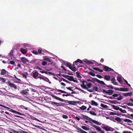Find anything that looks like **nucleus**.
I'll list each match as a JSON object with an SVG mask.
<instances>
[{
	"label": "nucleus",
	"mask_w": 133,
	"mask_h": 133,
	"mask_svg": "<svg viewBox=\"0 0 133 133\" xmlns=\"http://www.w3.org/2000/svg\"><path fill=\"white\" fill-rule=\"evenodd\" d=\"M20 50L22 53L24 54L26 53L27 52L26 49L23 48H21Z\"/></svg>",
	"instance_id": "obj_16"
},
{
	"label": "nucleus",
	"mask_w": 133,
	"mask_h": 133,
	"mask_svg": "<svg viewBox=\"0 0 133 133\" xmlns=\"http://www.w3.org/2000/svg\"><path fill=\"white\" fill-rule=\"evenodd\" d=\"M76 74L77 75V77L78 78H82L81 76L79 75V73L78 72H76Z\"/></svg>",
	"instance_id": "obj_43"
},
{
	"label": "nucleus",
	"mask_w": 133,
	"mask_h": 133,
	"mask_svg": "<svg viewBox=\"0 0 133 133\" xmlns=\"http://www.w3.org/2000/svg\"><path fill=\"white\" fill-rule=\"evenodd\" d=\"M62 76L64 77L65 78H67V79L68 78L69 76V75H62Z\"/></svg>",
	"instance_id": "obj_58"
},
{
	"label": "nucleus",
	"mask_w": 133,
	"mask_h": 133,
	"mask_svg": "<svg viewBox=\"0 0 133 133\" xmlns=\"http://www.w3.org/2000/svg\"><path fill=\"white\" fill-rule=\"evenodd\" d=\"M78 63V62L75 63V65H77L78 67H82V66L80 64H79Z\"/></svg>",
	"instance_id": "obj_52"
},
{
	"label": "nucleus",
	"mask_w": 133,
	"mask_h": 133,
	"mask_svg": "<svg viewBox=\"0 0 133 133\" xmlns=\"http://www.w3.org/2000/svg\"><path fill=\"white\" fill-rule=\"evenodd\" d=\"M97 82L99 84H102L103 85H106V84L104 83V82L103 81L99 80V79Z\"/></svg>",
	"instance_id": "obj_30"
},
{
	"label": "nucleus",
	"mask_w": 133,
	"mask_h": 133,
	"mask_svg": "<svg viewBox=\"0 0 133 133\" xmlns=\"http://www.w3.org/2000/svg\"><path fill=\"white\" fill-rule=\"evenodd\" d=\"M123 98V96L120 95H119V97L117 98H115V99H116L118 101H120Z\"/></svg>",
	"instance_id": "obj_32"
},
{
	"label": "nucleus",
	"mask_w": 133,
	"mask_h": 133,
	"mask_svg": "<svg viewBox=\"0 0 133 133\" xmlns=\"http://www.w3.org/2000/svg\"><path fill=\"white\" fill-rule=\"evenodd\" d=\"M66 65L72 71L75 72L76 71L77 69L76 68L72 67L71 64L70 63H67Z\"/></svg>",
	"instance_id": "obj_2"
},
{
	"label": "nucleus",
	"mask_w": 133,
	"mask_h": 133,
	"mask_svg": "<svg viewBox=\"0 0 133 133\" xmlns=\"http://www.w3.org/2000/svg\"><path fill=\"white\" fill-rule=\"evenodd\" d=\"M20 93L21 94H22V95H23V94H24L26 95H27L29 94L28 92L26 91L25 90H22V91L20 92Z\"/></svg>",
	"instance_id": "obj_12"
},
{
	"label": "nucleus",
	"mask_w": 133,
	"mask_h": 133,
	"mask_svg": "<svg viewBox=\"0 0 133 133\" xmlns=\"http://www.w3.org/2000/svg\"><path fill=\"white\" fill-rule=\"evenodd\" d=\"M31 76L35 79H36L38 75V73L36 71H33L31 73Z\"/></svg>",
	"instance_id": "obj_4"
},
{
	"label": "nucleus",
	"mask_w": 133,
	"mask_h": 133,
	"mask_svg": "<svg viewBox=\"0 0 133 133\" xmlns=\"http://www.w3.org/2000/svg\"><path fill=\"white\" fill-rule=\"evenodd\" d=\"M110 114L111 115H113V116L117 115V116H118L119 115L118 114H117V113H115V112H110Z\"/></svg>",
	"instance_id": "obj_35"
},
{
	"label": "nucleus",
	"mask_w": 133,
	"mask_h": 133,
	"mask_svg": "<svg viewBox=\"0 0 133 133\" xmlns=\"http://www.w3.org/2000/svg\"><path fill=\"white\" fill-rule=\"evenodd\" d=\"M0 81H2L4 83L5 82V80L3 78H0Z\"/></svg>",
	"instance_id": "obj_50"
},
{
	"label": "nucleus",
	"mask_w": 133,
	"mask_h": 133,
	"mask_svg": "<svg viewBox=\"0 0 133 133\" xmlns=\"http://www.w3.org/2000/svg\"><path fill=\"white\" fill-rule=\"evenodd\" d=\"M73 76H69V77L67 78V79L70 81H72L73 80Z\"/></svg>",
	"instance_id": "obj_36"
},
{
	"label": "nucleus",
	"mask_w": 133,
	"mask_h": 133,
	"mask_svg": "<svg viewBox=\"0 0 133 133\" xmlns=\"http://www.w3.org/2000/svg\"><path fill=\"white\" fill-rule=\"evenodd\" d=\"M93 69L95 70L101 72H103V70L100 69L99 68L94 67L93 68Z\"/></svg>",
	"instance_id": "obj_18"
},
{
	"label": "nucleus",
	"mask_w": 133,
	"mask_h": 133,
	"mask_svg": "<svg viewBox=\"0 0 133 133\" xmlns=\"http://www.w3.org/2000/svg\"><path fill=\"white\" fill-rule=\"evenodd\" d=\"M96 76L100 78H101L103 77L102 76L99 75H97Z\"/></svg>",
	"instance_id": "obj_64"
},
{
	"label": "nucleus",
	"mask_w": 133,
	"mask_h": 133,
	"mask_svg": "<svg viewBox=\"0 0 133 133\" xmlns=\"http://www.w3.org/2000/svg\"><path fill=\"white\" fill-rule=\"evenodd\" d=\"M102 92L104 93L108 94V91H107V90H106L105 89H103V90Z\"/></svg>",
	"instance_id": "obj_60"
},
{
	"label": "nucleus",
	"mask_w": 133,
	"mask_h": 133,
	"mask_svg": "<svg viewBox=\"0 0 133 133\" xmlns=\"http://www.w3.org/2000/svg\"><path fill=\"white\" fill-rule=\"evenodd\" d=\"M73 96V95H71V94H63L62 95V96L63 97H64V96H66V97H67L68 96Z\"/></svg>",
	"instance_id": "obj_47"
},
{
	"label": "nucleus",
	"mask_w": 133,
	"mask_h": 133,
	"mask_svg": "<svg viewBox=\"0 0 133 133\" xmlns=\"http://www.w3.org/2000/svg\"><path fill=\"white\" fill-rule=\"evenodd\" d=\"M51 104L53 105H56L57 106H58L60 105L59 103H57L55 102H52Z\"/></svg>",
	"instance_id": "obj_23"
},
{
	"label": "nucleus",
	"mask_w": 133,
	"mask_h": 133,
	"mask_svg": "<svg viewBox=\"0 0 133 133\" xmlns=\"http://www.w3.org/2000/svg\"><path fill=\"white\" fill-rule=\"evenodd\" d=\"M124 121L125 122H128L132 123V121L130 119H124Z\"/></svg>",
	"instance_id": "obj_44"
},
{
	"label": "nucleus",
	"mask_w": 133,
	"mask_h": 133,
	"mask_svg": "<svg viewBox=\"0 0 133 133\" xmlns=\"http://www.w3.org/2000/svg\"><path fill=\"white\" fill-rule=\"evenodd\" d=\"M13 51L12 50H11L10 52V53H9V55L10 56H12L13 55Z\"/></svg>",
	"instance_id": "obj_62"
},
{
	"label": "nucleus",
	"mask_w": 133,
	"mask_h": 133,
	"mask_svg": "<svg viewBox=\"0 0 133 133\" xmlns=\"http://www.w3.org/2000/svg\"><path fill=\"white\" fill-rule=\"evenodd\" d=\"M57 91L58 92H59L61 93H64V92H65L64 91L62 90H61L60 89H57Z\"/></svg>",
	"instance_id": "obj_53"
},
{
	"label": "nucleus",
	"mask_w": 133,
	"mask_h": 133,
	"mask_svg": "<svg viewBox=\"0 0 133 133\" xmlns=\"http://www.w3.org/2000/svg\"><path fill=\"white\" fill-rule=\"evenodd\" d=\"M51 96L54 98L56 100H59V101H61L62 102H64V100L61 99V98H60L59 97H57V96L54 95H51Z\"/></svg>",
	"instance_id": "obj_6"
},
{
	"label": "nucleus",
	"mask_w": 133,
	"mask_h": 133,
	"mask_svg": "<svg viewBox=\"0 0 133 133\" xmlns=\"http://www.w3.org/2000/svg\"><path fill=\"white\" fill-rule=\"evenodd\" d=\"M10 111L11 112H13V113H15L17 114L21 115H23L24 116H25V115H24V114H23L20 113L19 112L16 111L12 109H11V110H10Z\"/></svg>",
	"instance_id": "obj_9"
},
{
	"label": "nucleus",
	"mask_w": 133,
	"mask_h": 133,
	"mask_svg": "<svg viewBox=\"0 0 133 133\" xmlns=\"http://www.w3.org/2000/svg\"><path fill=\"white\" fill-rule=\"evenodd\" d=\"M92 80L94 81H96L97 82L98 79L95 78H92Z\"/></svg>",
	"instance_id": "obj_55"
},
{
	"label": "nucleus",
	"mask_w": 133,
	"mask_h": 133,
	"mask_svg": "<svg viewBox=\"0 0 133 133\" xmlns=\"http://www.w3.org/2000/svg\"><path fill=\"white\" fill-rule=\"evenodd\" d=\"M47 64V62L45 61H43L42 62V64L43 65H46Z\"/></svg>",
	"instance_id": "obj_56"
},
{
	"label": "nucleus",
	"mask_w": 133,
	"mask_h": 133,
	"mask_svg": "<svg viewBox=\"0 0 133 133\" xmlns=\"http://www.w3.org/2000/svg\"><path fill=\"white\" fill-rule=\"evenodd\" d=\"M84 62H85L87 64H93V63L92 62L90 61H85Z\"/></svg>",
	"instance_id": "obj_31"
},
{
	"label": "nucleus",
	"mask_w": 133,
	"mask_h": 133,
	"mask_svg": "<svg viewBox=\"0 0 133 133\" xmlns=\"http://www.w3.org/2000/svg\"><path fill=\"white\" fill-rule=\"evenodd\" d=\"M9 64H11L12 65H14L15 64V62L14 61H10V62L9 63Z\"/></svg>",
	"instance_id": "obj_49"
},
{
	"label": "nucleus",
	"mask_w": 133,
	"mask_h": 133,
	"mask_svg": "<svg viewBox=\"0 0 133 133\" xmlns=\"http://www.w3.org/2000/svg\"><path fill=\"white\" fill-rule=\"evenodd\" d=\"M8 85L11 88H14L15 89H16L17 88V87L16 85L13 83H11L10 81H8Z\"/></svg>",
	"instance_id": "obj_3"
},
{
	"label": "nucleus",
	"mask_w": 133,
	"mask_h": 133,
	"mask_svg": "<svg viewBox=\"0 0 133 133\" xmlns=\"http://www.w3.org/2000/svg\"><path fill=\"white\" fill-rule=\"evenodd\" d=\"M6 72V71L5 69H3L1 71V74L2 75H4Z\"/></svg>",
	"instance_id": "obj_20"
},
{
	"label": "nucleus",
	"mask_w": 133,
	"mask_h": 133,
	"mask_svg": "<svg viewBox=\"0 0 133 133\" xmlns=\"http://www.w3.org/2000/svg\"><path fill=\"white\" fill-rule=\"evenodd\" d=\"M66 89L70 91H73V90L72 89H73L74 87H66Z\"/></svg>",
	"instance_id": "obj_41"
},
{
	"label": "nucleus",
	"mask_w": 133,
	"mask_h": 133,
	"mask_svg": "<svg viewBox=\"0 0 133 133\" xmlns=\"http://www.w3.org/2000/svg\"><path fill=\"white\" fill-rule=\"evenodd\" d=\"M28 74L26 72H24L22 74V76L24 78H26L27 75H28Z\"/></svg>",
	"instance_id": "obj_38"
},
{
	"label": "nucleus",
	"mask_w": 133,
	"mask_h": 133,
	"mask_svg": "<svg viewBox=\"0 0 133 133\" xmlns=\"http://www.w3.org/2000/svg\"><path fill=\"white\" fill-rule=\"evenodd\" d=\"M132 95V92H130L126 93H124L123 94V96L127 97L128 96H130Z\"/></svg>",
	"instance_id": "obj_11"
},
{
	"label": "nucleus",
	"mask_w": 133,
	"mask_h": 133,
	"mask_svg": "<svg viewBox=\"0 0 133 133\" xmlns=\"http://www.w3.org/2000/svg\"><path fill=\"white\" fill-rule=\"evenodd\" d=\"M42 49H38V54H40L42 53Z\"/></svg>",
	"instance_id": "obj_57"
},
{
	"label": "nucleus",
	"mask_w": 133,
	"mask_h": 133,
	"mask_svg": "<svg viewBox=\"0 0 133 133\" xmlns=\"http://www.w3.org/2000/svg\"><path fill=\"white\" fill-rule=\"evenodd\" d=\"M114 91L111 90H108V94L110 95H111L113 94Z\"/></svg>",
	"instance_id": "obj_21"
},
{
	"label": "nucleus",
	"mask_w": 133,
	"mask_h": 133,
	"mask_svg": "<svg viewBox=\"0 0 133 133\" xmlns=\"http://www.w3.org/2000/svg\"><path fill=\"white\" fill-rule=\"evenodd\" d=\"M93 127L95 128L97 130H98L99 131H101L100 127L98 126H97L95 125H92Z\"/></svg>",
	"instance_id": "obj_24"
},
{
	"label": "nucleus",
	"mask_w": 133,
	"mask_h": 133,
	"mask_svg": "<svg viewBox=\"0 0 133 133\" xmlns=\"http://www.w3.org/2000/svg\"><path fill=\"white\" fill-rule=\"evenodd\" d=\"M120 95L121 94H114L112 95V96H113L114 97H117L119 96V95Z\"/></svg>",
	"instance_id": "obj_45"
},
{
	"label": "nucleus",
	"mask_w": 133,
	"mask_h": 133,
	"mask_svg": "<svg viewBox=\"0 0 133 133\" xmlns=\"http://www.w3.org/2000/svg\"><path fill=\"white\" fill-rule=\"evenodd\" d=\"M0 106L4 108H7V109H9V108L8 107H6L5 106H4V105H2V104H0Z\"/></svg>",
	"instance_id": "obj_59"
},
{
	"label": "nucleus",
	"mask_w": 133,
	"mask_h": 133,
	"mask_svg": "<svg viewBox=\"0 0 133 133\" xmlns=\"http://www.w3.org/2000/svg\"><path fill=\"white\" fill-rule=\"evenodd\" d=\"M112 107L115 109L116 110H119L120 109L119 107L114 105H112Z\"/></svg>",
	"instance_id": "obj_25"
},
{
	"label": "nucleus",
	"mask_w": 133,
	"mask_h": 133,
	"mask_svg": "<svg viewBox=\"0 0 133 133\" xmlns=\"http://www.w3.org/2000/svg\"><path fill=\"white\" fill-rule=\"evenodd\" d=\"M103 128L105 129L106 131H108L110 130L111 128L108 126H105L103 127Z\"/></svg>",
	"instance_id": "obj_17"
},
{
	"label": "nucleus",
	"mask_w": 133,
	"mask_h": 133,
	"mask_svg": "<svg viewBox=\"0 0 133 133\" xmlns=\"http://www.w3.org/2000/svg\"><path fill=\"white\" fill-rule=\"evenodd\" d=\"M98 88L96 87L92 88L91 89L89 90L88 91L90 92H92L95 91H98Z\"/></svg>",
	"instance_id": "obj_8"
},
{
	"label": "nucleus",
	"mask_w": 133,
	"mask_h": 133,
	"mask_svg": "<svg viewBox=\"0 0 133 133\" xmlns=\"http://www.w3.org/2000/svg\"><path fill=\"white\" fill-rule=\"evenodd\" d=\"M87 108V107L86 106H85L84 105H82L81 106V107L80 108V109L82 110H84L85 109H86Z\"/></svg>",
	"instance_id": "obj_39"
},
{
	"label": "nucleus",
	"mask_w": 133,
	"mask_h": 133,
	"mask_svg": "<svg viewBox=\"0 0 133 133\" xmlns=\"http://www.w3.org/2000/svg\"><path fill=\"white\" fill-rule=\"evenodd\" d=\"M32 52L33 54L35 55H37L38 54V53L36 51H33Z\"/></svg>",
	"instance_id": "obj_54"
},
{
	"label": "nucleus",
	"mask_w": 133,
	"mask_h": 133,
	"mask_svg": "<svg viewBox=\"0 0 133 133\" xmlns=\"http://www.w3.org/2000/svg\"><path fill=\"white\" fill-rule=\"evenodd\" d=\"M117 80L118 82L121 84H122L123 82L122 81L121 77L119 76H117Z\"/></svg>",
	"instance_id": "obj_19"
},
{
	"label": "nucleus",
	"mask_w": 133,
	"mask_h": 133,
	"mask_svg": "<svg viewBox=\"0 0 133 133\" xmlns=\"http://www.w3.org/2000/svg\"><path fill=\"white\" fill-rule=\"evenodd\" d=\"M106 119H109L111 120H112L114 121H115L113 119V118L112 117H106Z\"/></svg>",
	"instance_id": "obj_48"
},
{
	"label": "nucleus",
	"mask_w": 133,
	"mask_h": 133,
	"mask_svg": "<svg viewBox=\"0 0 133 133\" xmlns=\"http://www.w3.org/2000/svg\"><path fill=\"white\" fill-rule=\"evenodd\" d=\"M91 104L92 105L96 106L98 105V104L94 100H92L91 101Z\"/></svg>",
	"instance_id": "obj_22"
},
{
	"label": "nucleus",
	"mask_w": 133,
	"mask_h": 133,
	"mask_svg": "<svg viewBox=\"0 0 133 133\" xmlns=\"http://www.w3.org/2000/svg\"><path fill=\"white\" fill-rule=\"evenodd\" d=\"M44 60L47 61L48 62H51V64L53 63L52 60L51 59L49 58H46L44 59Z\"/></svg>",
	"instance_id": "obj_26"
},
{
	"label": "nucleus",
	"mask_w": 133,
	"mask_h": 133,
	"mask_svg": "<svg viewBox=\"0 0 133 133\" xmlns=\"http://www.w3.org/2000/svg\"><path fill=\"white\" fill-rule=\"evenodd\" d=\"M82 84H81V86L84 89H85L88 91L89 90V88H90L91 87L92 85H93L91 83H88L87 81L85 80L83 81L82 82Z\"/></svg>",
	"instance_id": "obj_1"
},
{
	"label": "nucleus",
	"mask_w": 133,
	"mask_h": 133,
	"mask_svg": "<svg viewBox=\"0 0 133 133\" xmlns=\"http://www.w3.org/2000/svg\"><path fill=\"white\" fill-rule=\"evenodd\" d=\"M119 110L121 112L123 113H125L126 112V111L125 110H123L122 108H120Z\"/></svg>",
	"instance_id": "obj_46"
},
{
	"label": "nucleus",
	"mask_w": 133,
	"mask_h": 133,
	"mask_svg": "<svg viewBox=\"0 0 133 133\" xmlns=\"http://www.w3.org/2000/svg\"><path fill=\"white\" fill-rule=\"evenodd\" d=\"M88 113H90L91 114L94 116H96V114L93 111H90L88 112Z\"/></svg>",
	"instance_id": "obj_27"
},
{
	"label": "nucleus",
	"mask_w": 133,
	"mask_h": 133,
	"mask_svg": "<svg viewBox=\"0 0 133 133\" xmlns=\"http://www.w3.org/2000/svg\"><path fill=\"white\" fill-rule=\"evenodd\" d=\"M129 89L127 88H125L124 87L120 88V91H129Z\"/></svg>",
	"instance_id": "obj_14"
},
{
	"label": "nucleus",
	"mask_w": 133,
	"mask_h": 133,
	"mask_svg": "<svg viewBox=\"0 0 133 133\" xmlns=\"http://www.w3.org/2000/svg\"><path fill=\"white\" fill-rule=\"evenodd\" d=\"M88 74L90 75H91L93 76H95L96 75L95 73H93L92 72H88Z\"/></svg>",
	"instance_id": "obj_37"
},
{
	"label": "nucleus",
	"mask_w": 133,
	"mask_h": 133,
	"mask_svg": "<svg viewBox=\"0 0 133 133\" xmlns=\"http://www.w3.org/2000/svg\"><path fill=\"white\" fill-rule=\"evenodd\" d=\"M75 62H79L81 64H82L83 63L82 61L79 59H77L76 61H75Z\"/></svg>",
	"instance_id": "obj_28"
},
{
	"label": "nucleus",
	"mask_w": 133,
	"mask_h": 133,
	"mask_svg": "<svg viewBox=\"0 0 133 133\" xmlns=\"http://www.w3.org/2000/svg\"><path fill=\"white\" fill-rule=\"evenodd\" d=\"M104 78L107 81H109L111 77L110 75H106L104 76Z\"/></svg>",
	"instance_id": "obj_15"
},
{
	"label": "nucleus",
	"mask_w": 133,
	"mask_h": 133,
	"mask_svg": "<svg viewBox=\"0 0 133 133\" xmlns=\"http://www.w3.org/2000/svg\"><path fill=\"white\" fill-rule=\"evenodd\" d=\"M127 105L129 106H132L133 104L131 102H129L127 103Z\"/></svg>",
	"instance_id": "obj_51"
},
{
	"label": "nucleus",
	"mask_w": 133,
	"mask_h": 133,
	"mask_svg": "<svg viewBox=\"0 0 133 133\" xmlns=\"http://www.w3.org/2000/svg\"><path fill=\"white\" fill-rule=\"evenodd\" d=\"M38 59H35V64L37 65H39V63Z\"/></svg>",
	"instance_id": "obj_29"
},
{
	"label": "nucleus",
	"mask_w": 133,
	"mask_h": 133,
	"mask_svg": "<svg viewBox=\"0 0 133 133\" xmlns=\"http://www.w3.org/2000/svg\"><path fill=\"white\" fill-rule=\"evenodd\" d=\"M22 62L23 64H26V62H29V61L25 57H22L21 59Z\"/></svg>",
	"instance_id": "obj_7"
},
{
	"label": "nucleus",
	"mask_w": 133,
	"mask_h": 133,
	"mask_svg": "<svg viewBox=\"0 0 133 133\" xmlns=\"http://www.w3.org/2000/svg\"><path fill=\"white\" fill-rule=\"evenodd\" d=\"M30 63H31L32 64H35V59H33L32 60H31L30 62H29Z\"/></svg>",
	"instance_id": "obj_61"
},
{
	"label": "nucleus",
	"mask_w": 133,
	"mask_h": 133,
	"mask_svg": "<svg viewBox=\"0 0 133 133\" xmlns=\"http://www.w3.org/2000/svg\"><path fill=\"white\" fill-rule=\"evenodd\" d=\"M92 121L94 123L96 124H97L98 125H100L101 124H99L98 122L97 121H95V120H93V119H91Z\"/></svg>",
	"instance_id": "obj_42"
},
{
	"label": "nucleus",
	"mask_w": 133,
	"mask_h": 133,
	"mask_svg": "<svg viewBox=\"0 0 133 133\" xmlns=\"http://www.w3.org/2000/svg\"><path fill=\"white\" fill-rule=\"evenodd\" d=\"M68 103L70 104L75 105L77 104V102L76 101H69L68 102Z\"/></svg>",
	"instance_id": "obj_10"
},
{
	"label": "nucleus",
	"mask_w": 133,
	"mask_h": 133,
	"mask_svg": "<svg viewBox=\"0 0 133 133\" xmlns=\"http://www.w3.org/2000/svg\"><path fill=\"white\" fill-rule=\"evenodd\" d=\"M103 69H105L104 70L105 71H114L112 69L107 66H105L104 68Z\"/></svg>",
	"instance_id": "obj_5"
},
{
	"label": "nucleus",
	"mask_w": 133,
	"mask_h": 133,
	"mask_svg": "<svg viewBox=\"0 0 133 133\" xmlns=\"http://www.w3.org/2000/svg\"><path fill=\"white\" fill-rule=\"evenodd\" d=\"M115 120L116 121L119 122H121V119L120 118L118 117H117L116 118H115Z\"/></svg>",
	"instance_id": "obj_40"
},
{
	"label": "nucleus",
	"mask_w": 133,
	"mask_h": 133,
	"mask_svg": "<svg viewBox=\"0 0 133 133\" xmlns=\"http://www.w3.org/2000/svg\"><path fill=\"white\" fill-rule=\"evenodd\" d=\"M40 72L42 73H45L46 74H47L48 72L46 71H45V70L44 71H40Z\"/></svg>",
	"instance_id": "obj_63"
},
{
	"label": "nucleus",
	"mask_w": 133,
	"mask_h": 133,
	"mask_svg": "<svg viewBox=\"0 0 133 133\" xmlns=\"http://www.w3.org/2000/svg\"><path fill=\"white\" fill-rule=\"evenodd\" d=\"M101 107L104 108H106L108 107L107 105H105L103 103L101 104Z\"/></svg>",
	"instance_id": "obj_33"
},
{
	"label": "nucleus",
	"mask_w": 133,
	"mask_h": 133,
	"mask_svg": "<svg viewBox=\"0 0 133 133\" xmlns=\"http://www.w3.org/2000/svg\"><path fill=\"white\" fill-rule=\"evenodd\" d=\"M111 81L112 83L114 85H117L118 84L117 83V82H116V80L115 77H113L112 78L111 80Z\"/></svg>",
	"instance_id": "obj_13"
},
{
	"label": "nucleus",
	"mask_w": 133,
	"mask_h": 133,
	"mask_svg": "<svg viewBox=\"0 0 133 133\" xmlns=\"http://www.w3.org/2000/svg\"><path fill=\"white\" fill-rule=\"evenodd\" d=\"M82 128L85 130H89V128H87L86 127L84 126H81Z\"/></svg>",
	"instance_id": "obj_34"
}]
</instances>
